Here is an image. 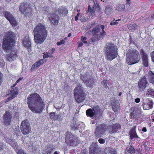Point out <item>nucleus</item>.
Returning <instances> with one entry per match:
<instances>
[{
  "label": "nucleus",
  "instance_id": "58836bf2",
  "mask_svg": "<svg viewBox=\"0 0 154 154\" xmlns=\"http://www.w3.org/2000/svg\"><path fill=\"white\" fill-rule=\"evenodd\" d=\"M73 123H72L71 124V126L73 129H76L78 127V125L75 124V122H73Z\"/></svg>",
  "mask_w": 154,
  "mask_h": 154
},
{
  "label": "nucleus",
  "instance_id": "6ab92c4d",
  "mask_svg": "<svg viewBox=\"0 0 154 154\" xmlns=\"http://www.w3.org/2000/svg\"><path fill=\"white\" fill-rule=\"evenodd\" d=\"M49 20L51 23L54 25L58 23V16L55 13H52L49 15Z\"/></svg>",
  "mask_w": 154,
  "mask_h": 154
},
{
  "label": "nucleus",
  "instance_id": "ddd939ff",
  "mask_svg": "<svg viewBox=\"0 0 154 154\" xmlns=\"http://www.w3.org/2000/svg\"><path fill=\"white\" fill-rule=\"evenodd\" d=\"M138 87L140 91H144L148 85V82L146 77L143 76L139 80L138 83Z\"/></svg>",
  "mask_w": 154,
  "mask_h": 154
},
{
  "label": "nucleus",
  "instance_id": "4468645a",
  "mask_svg": "<svg viewBox=\"0 0 154 154\" xmlns=\"http://www.w3.org/2000/svg\"><path fill=\"white\" fill-rule=\"evenodd\" d=\"M143 102V106L144 109H149L152 108L153 103L151 100L148 99H144Z\"/></svg>",
  "mask_w": 154,
  "mask_h": 154
},
{
  "label": "nucleus",
  "instance_id": "9b49d317",
  "mask_svg": "<svg viewBox=\"0 0 154 154\" xmlns=\"http://www.w3.org/2000/svg\"><path fill=\"white\" fill-rule=\"evenodd\" d=\"M20 128L21 131L24 135H25L30 133L31 128L27 120H25L22 122Z\"/></svg>",
  "mask_w": 154,
  "mask_h": 154
},
{
  "label": "nucleus",
  "instance_id": "a878e982",
  "mask_svg": "<svg viewBox=\"0 0 154 154\" xmlns=\"http://www.w3.org/2000/svg\"><path fill=\"white\" fill-rule=\"evenodd\" d=\"M99 150L97 148L91 146L89 151V154H98Z\"/></svg>",
  "mask_w": 154,
  "mask_h": 154
},
{
  "label": "nucleus",
  "instance_id": "f03ea898",
  "mask_svg": "<svg viewBox=\"0 0 154 154\" xmlns=\"http://www.w3.org/2000/svg\"><path fill=\"white\" fill-rule=\"evenodd\" d=\"M27 101L29 108L33 112L40 113L45 107V103L38 94H30L28 96Z\"/></svg>",
  "mask_w": 154,
  "mask_h": 154
},
{
  "label": "nucleus",
  "instance_id": "338daca9",
  "mask_svg": "<svg viewBox=\"0 0 154 154\" xmlns=\"http://www.w3.org/2000/svg\"><path fill=\"white\" fill-rule=\"evenodd\" d=\"M152 18L154 19V14L152 16Z\"/></svg>",
  "mask_w": 154,
  "mask_h": 154
},
{
  "label": "nucleus",
  "instance_id": "4c0bfd02",
  "mask_svg": "<svg viewBox=\"0 0 154 154\" xmlns=\"http://www.w3.org/2000/svg\"><path fill=\"white\" fill-rule=\"evenodd\" d=\"M95 9L93 8H91L90 7H88V11L89 12H90L91 14L93 15L94 13V12L95 11Z\"/></svg>",
  "mask_w": 154,
  "mask_h": 154
},
{
  "label": "nucleus",
  "instance_id": "7c9ffc66",
  "mask_svg": "<svg viewBox=\"0 0 154 154\" xmlns=\"http://www.w3.org/2000/svg\"><path fill=\"white\" fill-rule=\"evenodd\" d=\"M137 27V25L135 23L131 24L128 26V28L130 30H133L135 29Z\"/></svg>",
  "mask_w": 154,
  "mask_h": 154
},
{
  "label": "nucleus",
  "instance_id": "680f3d73",
  "mask_svg": "<svg viewBox=\"0 0 154 154\" xmlns=\"http://www.w3.org/2000/svg\"><path fill=\"white\" fill-rule=\"evenodd\" d=\"M83 45V42H81L79 44V46L81 47V46H82Z\"/></svg>",
  "mask_w": 154,
  "mask_h": 154
},
{
  "label": "nucleus",
  "instance_id": "8fccbe9b",
  "mask_svg": "<svg viewBox=\"0 0 154 154\" xmlns=\"http://www.w3.org/2000/svg\"><path fill=\"white\" fill-rule=\"evenodd\" d=\"M60 119H61V116L59 114H57L56 118V119L55 120H59Z\"/></svg>",
  "mask_w": 154,
  "mask_h": 154
},
{
  "label": "nucleus",
  "instance_id": "7ed1b4c3",
  "mask_svg": "<svg viewBox=\"0 0 154 154\" xmlns=\"http://www.w3.org/2000/svg\"><path fill=\"white\" fill-rule=\"evenodd\" d=\"M47 31L45 25L39 23L34 28L33 30L35 42L37 44H42L46 38Z\"/></svg>",
  "mask_w": 154,
  "mask_h": 154
},
{
  "label": "nucleus",
  "instance_id": "b1692460",
  "mask_svg": "<svg viewBox=\"0 0 154 154\" xmlns=\"http://www.w3.org/2000/svg\"><path fill=\"white\" fill-rule=\"evenodd\" d=\"M41 61H42V60H40L33 64L31 67V70L32 71L37 69L42 64V63L41 62Z\"/></svg>",
  "mask_w": 154,
  "mask_h": 154
},
{
  "label": "nucleus",
  "instance_id": "bf43d9fd",
  "mask_svg": "<svg viewBox=\"0 0 154 154\" xmlns=\"http://www.w3.org/2000/svg\"><path fill=\"white\" fill-rule=\"evenodd\" d=\"M146 129L145 127H143L142 129V131L144 132H146Z\"/></svg>",
  "mask_w": 154,
  "mask_h": 154
},
{
  "label": "nucleus",
  "instance_id": "2eb2a0df",
  "mask_svg": "<svg viewBox=\"0 0 154 154\" xmlns=\"http://www.w3.org/2000/svg\"><path fill=\"white\" fill-rule=\"evenodd\" d=\"M106 126L104 124L100 125L96 128L95 132V135L96 137H99L101 135L105 130Z\"/></svg>",
  "mask_w": 154,
  "mask_h": 154
},
{
  "label": "nucleus",
  "instance_id": "aec40b11",
  "mask_svg": "<svg viewBox=\"0 0 154 154\" xmlns=\"http://www.w3.org/2000/svg\"><path fill=\"white\" fill-rule=\"evenodd\" d=\"M140 54L142 56L143 63V65L145 67L147 66L148 65L147 55L142 50H140Z\"/></svg>",
  "mask_w": 154,
  "mask_h": 154
},
{
  "label": "nucleus",
  "instance_id": "6e6d98bb",
  "mask_svg": "<svg viewBox=\"0 0 154 154\" xmlns=\"http://www.w3.org/2000/svg\"><path fill=\"white\" fill-rule=\"evenodd\" d=\"M93 2L94 5H97V4H99L98 1L97 0H94Z\"/></svg>",
  "mask_w": 154,
  "mask_h": 154
},
{
  "label": "nucleus",
  "instance_id": "473e14b6",
  "mask_svg": "<svg viewBox=\"0 0 154 154\" xmlns=\"http://www.w3.org/2000/svg\"><path fill=\"white\" fill-rule=\"evenodd\" d=\"M147 94L154 97V90L151 89H149L147 91Z\"/></svg>",
  "mask_w": 154,
  "mask_h": 154
},
{
  "label": "nucleus",
  "instance_id": "e433bc0d",
  "mask_svg": "<svg viewBox=\"0 0 154 154\" xmlns=\"http://www.w3.org/2000/svg\"><path fill=\"white\" fill-rule=\"evenodd\" d=\"M115 19H114L112 21H111L110 23V24L111 25H116L118 24V21H119L121 20V19H118L116 20L115 21H114Z\"/></svg>",
  "mask_w": 154,
  "mask_h": 154
},
{
  "label": "nucleus",
  "instance_id": "13d9d810",
  "mask_svg": "<svg viewBox=\"0 0 154 154\" xmlns=\"http://www.w3.org/2000/svg\"><path fill=\"white\" fill-rule=\"evenodd\" d=\"M13 98L11 96L10 97H8L7 99V101L8 102V101H9L11 100L12 99H13Z\"/></svg>",
  "mask_w": 154,
  "mask_h": 154
},
{
  "label": "nucleus",
  "instance_id": "37998d69",
  "mask_svg": "<svg viewBox=\"0 0 154 154\" xmlns=\"http://www.w3.org/2000/svg\"><path fill=\"white\" fill-rule=\"evenodd\" d=\"M43 54H44L43 57L44 58H46L48 57H51V56L49 55L48 53L47 52H45Z\"/></svg>",
  "mask_w": 154,
  "mask_h": 154
},
{
  "label": "nucleus",
  "instance_id": "4be33fe9",
  "mask_svg": "<svg viewBox=\"0 0 154 154\" xmlns=\"http://www.w3.org/2000/svg\"><path fill=\"white\" fill-rule=\"evenodd\" d=\"M23 45L24 47L29 48L31 45V42L28 36H26L24 38L23 41Z\"/></svg>",
  "mask_w": 154,
  "mask_h": 154
},
{
  "label": "nucleus",
  "instance_id": "20e7f679",
  "mask_svg": "<svg viewBox=\"0 0 154 154\" xmlns=\"http://www.w3.org/2000/svg\"><path fill=\"white\" fill-rule=\"evenodd\" d=\"M104 26L103 25L100 26H97L93 29L91 31L93 36L88 41V43L94 45L98 40L103 39V37L106 34V32L104 30Z\"/></svg>",
  "mask_w": 154,
  "mask_h": 154
},
{
  "label": "nucleus",
  "instance_id": "412c9836",
  "mask_svg": "<svg viewBox=\"0 0 154 154\" xmlns=\"http://www.w3.org/2000/svg\"><path fill=\"white\" fill-rule=\"evenodd\" d=\"M68 12L67 9L65 7H61L58 9V14L63 17L66 16L68 13Z\"/></svg>",
  "mask_w": 154,
  "mask_h": 154
},
{
  "label": "nucleus",
  "instance_id": "0e129e2a",
  "mask_svg": "<svg viewBox=\"0 0 154 154\" xmlns=\"http://www.w3.org/2000/svg\"><path fill=\"white\" fill-rule=\"evenodd\" d=\"M130 0H126V2H127V3H128V4H129L130 3L129 1Z\"/></svg>",
  "mask_w": 154,
  "mask_h": 154
},
{
  "label": "nucleus",
  "instance_id": "bb28decb",
  "mask_svg": "<svg viewBox=\"0 0 154 154\" xmlns=\"http://www.w3.org/2000/svg\"><path fill=\"white\" fill-rule=\"evenodd\" d=\"M18 88H15L13 90L10 91V93L9 94H11V96L14 98L18 94Z\"/></svg>",
  "mask_w": 154,
  "mask_h": 154
},
{
  "label": "nucleus",
  "instance_id": "4d7b16f0",
  "mask_svg": "<svg viewBox=\"0 0 154 154\" xmlns=\"http://www.w3.org/2000/svg\"><path fill=\"white\" fill-rule=\"evenodd\" d=\"M23 78H20L18 80H17L16 81V83H18L20 80H22L23 79Z\"/></svg>",
  "mask_w": 154,
  "mask_h": 154
},
{
  "label": "nucleus",
  "instance_id": "c9c22d12",
  "mask_svg": "<svg viewBox=\"0 0 154 154\" xmlns=\"http://www.w3.org/2000/svg\"><path fill=\"white\" fill-rule=\"evenodd\" d=\"M5 63L3 59L0 57V67H3L4 66Z\"/></svg>",
  "mask_w": 154,
  "mask_h": 154
},
{
  "label": "nucleus",
  "instance_id": "c756f323",
  "mask_svg": "<svg viewBox=\"0 0 154 154\" xmlns=\"http://www.w3.org/2000/svg\"><path fill=\"white\" fill-rule=\"evenodd\" d=\"M113 12V9L110 7H107L105 9V14H111Z\"/></svg>",
  "mask_w": 154,
  "mask_h": 154
},
{
  "label": "nucleus",
  "instance_id": "3c124183",
  "mask_svg": "<svg viewBox=\"0 0 154 154\" xmlns=\"http://www.w3.org/2000/svg\"><path fill=\"white\" fill-rule=\"evenodd\" d=\"M4 147V146L3 145V143H0V151Z\"/></svg>",
  "mask_w": 154,
  "mask_h": 154
},
{
  "label": "nucleus",
  "instance_id": "864d4df0",
  "mask_svg": "<svg viewBox=\"0 0 154 154\" xmlns=\"http://www.w3.org/2000/svg\"><path fill=\"white\" fill-rule=\"evenodd\" d=\"M140 99L139 98H137L135 99V101L136 103H138L140 102Z\"/></svg>",
  "mask_w": 154,
  "mask_h": 154
},
{
  "label": "nucleus",
  "instance_id": "2f4dec72",
  "mask_svg": "<svg viewBox=\"0 0 154 154\" xmlns=\"http://www.w3.org/2000/svg\"><path fill=\"white\" fill-rule=\"evenodd\" d=\"M130 139H132L134 138H139L138 137L135 131L131 133H130Z\"/></svg>",
  "mask_w": 154,
  "mask_h": 154
},
{
  "label": "nucleus",
  "instance_id": "79ce46f5",
  "mask_svg": "<svg viewBox=\"0 0 154 154\" xmlns=\"http://www.w3.org/2000/svg\"><path fill=\"white\" fill-rule=\"evenodd\" d=\"M81 39L84 43L86 44L87 43V42L86 41L87 39L86 37H84L83 36H82L81 37Z\"/></svg>",
  "mask_w": 154,
  "mask_h": 154
},
{
  "label": "nucleus",
  "instance_id": "e2e57ef3",
  "mask_svg": "<svg viewBox=\"0 0 154 154\" xmlns=\"http://www.w3.org/2000/svg\"><path fill=\"white\" fill-rule=\"evenodd\" d=\"M75 21H77L78 20V17L75 16Z\"/></svg>",
  "mask_w": 154,
  "mask_h": 154
},
{
  "label": "nucleus",
  "instance_id": "9d476101",
  "mask_svg": "<svg viewBox=\"0 0 154 154\" xmlns=\"http://www.w3.org/2000/svg\"><path fill=\"white\" fill-rule=\"evenodd\" d=\"M81 79L82 81L88 86H91L94 83L93 77L88 73H86L82 75Z\"/></svg>",
  "mask_w": 154,
  "mask_h": 154
},
{
  "label": "nucleus",
  "instance_id": "f704fd0d",
  "mask_svg": "<svg viewBox=\"0 0 154 154\" xmlns=\"http://www.w3.org/2000/svg\"><path fill=\"white\" fill-rule=\"evenodd\" d=\"M55 51V49L54 48H52L48 51V53L49 55L51 56V57H53L52 54Z\"/></svg>",
  "mask_w": 154,
  "mask_h": 154
},
{
  "label": "nucleus",
  "instance_id": "1a4fd4ad",
  "mask_svg": "<svg viewBox=\"0 0 154 154\" xmlns=\"http://www.w3.org/2000/svg\"><path fill=\"white\" fill-rule=\"evenodd\" d=\"M65 141L67 143L72 146H75L78 143V139L76 136H74L69 132L66 133Z\"/></svg>",
  "mask_w": 154,
  "mask_h": 154
},
{
  "label": "nucleus",
  "instance_id": "6e6552de",
  "mask_svg": "<svg viewBox=\"0 0 154 154\" xmlns=\"http://www.w3.org/2000/svg\"><path fill=\"white\" fill-rule=\"evenodd\" d=\"M93 110L89 109L86 111V114L87 116L92 117L95 115L96 117V120L97 121L99 118L102 119L103 118L102 110L100 109V107L98 106H93Z\"/></svg>",
  "mask_w": 154,
  "mask_h": 154
},
{
  "label": "nucleus",
  "instance_id": "09e8293b",
  "mask_svg": "<svg viewBox=\"0 0 154 154\" xmlns=\"http://www.w3.org/2000/svg\"><path fill=\"white\" fill-rule=\"evenodd\" d=\"M119 7L121 8L122 9L120 8L119 9V10L120 11H123L124 10V9L125 8V7L124 5H120Z\"/></svg>",
  "mask_w": 154,
  "mask_h": 154
},
{
  "label": "nucleus",
  "instance_id": "5701e85b",
  "mask_svg": "<svg viewBox=\"0 0 154 154\" xmlns=\"http://www.w3.org/2000/svg\"><path fill=\"white\" fill-rule=\"evenodd\" d=\"M135 150L131 146H128L126 148L125 152L126 154H131L135 153Z\"/></svg>",
  "mask_w": 154,
  "mask_h": 154
},
{
  "label": "nucleus",
  "instance_id": "a18cd8bd",
  "mask_svg": "<svg viewBox=\"0 0 154 154\" xmlns=\"http://www.w3.org/2000/svg\"><path fill=\"white\" fill-rule=\"evenodd\" d=\"M98 142L100 143L103 144L105 143V140L102 138H100L98 140Z\"/></svg>",
  "mask_w": 154,
  "mask_h": 154
},
{
  "label": "nucleus",
  "instance_id": "5fc2aeb1",
  "mask_svg": "<svg viewBox=\"0 0 154 154\" xmlns=\"http://www.w3.org/2000/svg\"><path fill=\"white\" fill-rule=\"evenodd\" d=\"M48 153V154H52V149H51L49 150H48V151H47Z\"/></svg>",
  "mask_w": 154,
  "mask_h": 154
},
{
  "label": "nucleus",
  "instance_id": "72a5a7b5",
  "mask_svg": "<svg viewBox=\"0 0 154 154\" xmlns=\"http://www.w3.org/2000/svg\"><path fill=\"white\" fill-rule=\"evenodd\" d=\"M56 116L57 114L55 112H52L50 114V117L51 119L55 120Z\"/></svg>",
  "mask_w": 154,
  "mask_h": 154
},
{
  "label": "nucleus",
  "instance_id": "39448f33",
  "mask_svg": "<svg viewBox=\"0 0 154 154\" xmlns=\"http://www.w3.org/2000/svg\"><path fill=\"white\" fill-rule=\"evenodd\" d=\"M104 51L106 59L111 61L118 55L117 49L115 45L112 43H107L104 48Z\"/></svg>",
  "mask_w": 154,
  "mask_h": 154
},
{
  "label": "nucleus",
  "instance_id": "393cba45",
  "mask_svg": "<svg viewBox=\"0 0 154 154\" xmlns=\"http://www.w3.org/2000/svg\"><path fill=\"white\" fill-rule=\"evenodd\" d=\"M148 77L149 82L152 84H154V74L151 71L149 72Z\"/></svg>",
  "mask_w": 154,
  "mask_h": 154
},
{
  "label": "nucleus",
  "instance_id": "49530a36",
  "mask_svg": "<svg viewBox=\"0 0 154 154\" xmlns=\"http://www.w3.org/2000/svg\"><path fill=\"white\" fill-rule=\"evenodd\" d=\"M151 56L152 61L154 62V51L151 53Z\"/></svg>",
  "mask_w": 154,
  "mask_h": 154
},
{
  "label": "nucleus",
  "instance_id": "a19ab883",
  "mask_svg": "<svg viewBox=\"0 0 154 154\" xmlns=\"http://www.w3.org/2000/svg\"><path fill=\"white\" fill-rule=\"evenodd\" d=\"M93 8L94 9H97L98 11H99L100 9V6H99V4H98L97 5H94Z\"/></svg>",
  "mask_w": 154,
  "mask_h": 154
},
{
  "label": "nucleus",
  "instance_id": "603ef678",
  "mask_svg": "<svg viewBox=\"0 0 154 154\" xmlns=\"http://www.w3.org/2000/svg\"><path fill=\"white\" fill-rule=\"evenodd\" d=\"M110 153L111 154H117V152H116L114 150H111L110 152Z\"/></svg>",
  "mask_w": 154,
  "mask_h": 154
},
{
  "label": "nucleus",
  "instance_id": "c03bdc74",
  "mask_svg": "<svg viewBox=\"0 0 154 154\" xmlns=\"http://www.w3.org/2000/svg\"><path fill=\"white\" fill-rule=\"evenodd\" d=\"M101 84L103 86V87L105 88H106L107 87V85L106 81L103 80L101 82Z\"/></svg>",
  "mask_w": 154,
  "mask_h": 154
},
{
  "label": "nucleus",
  "instance_id": "0eeeda50",
  "mask_svg": "<svg viewBox=\"0 0 154 154\" xmlns=\"http://www.w3.org/2000/svg\"><path fill=\"white\" fill-rule=\"evenodd\" d=\"M76 100L79 103L82 102L85 98L84 90L81 85L79 84L75 88L74 91Z\"/></svg>",
  "mask_w": 154,
  "mask_h": 154
},
{
  "label": "nucleus",
  "instance_id": "f3484780",
  "mask_svg": "<svg viewBox=\"0 0 154 154\" xmlns=\"http://www.w3.org/2000/svg\"><path fill=\"white\" fill-rule=\"evenodd\" d=\"M12 118V116L10 112L6 111L3 116L4 124L6 125H8L10 123Z\"/></svg>",
  "mask_w": 154,
  "mask_h": 154
},
{
  "label": "nucleus",
  "instance_id": "f257e3e1",
  "mask_svg": "<svg viewBox=\"0 0 154 154\" xmlns=\"http://www.w3.org/2000/svg\"><path fill=\"white\" fill-rule=\"evenodd\" d=\"M14 34L12 32H8L3 39L2 48L4 51L7 52L11 51L10 54L7 55V60L9 61H11L15 60L17 57V51L12 50V45L14 42L13 39Z\"/></svg>",
  "mask_w": 154,
  "mask_h": 154
},
{
  "label": "nucleus",
  "instance_id": "c85d7f7f",
  "mask_svg": "<svg viewBox=\"0 0 154 154\" xmlns=\"http://www.w3.org/2000/svg\"><path fill=\"white\" fill-rule=\"evenodd\" d=\"M9 21L13 27H15L17 25V22L14 17Z\"/></svg>",
  "mask_w": 154,
  "mask_h": 154
},
{
  "label": "nucleus",
  "instance_id": "774afa93",
  "mask_svg": "<svg viewBox=\"0 0 154 154\" xmlns=\"http://www.w3.org/2000/svg\"><path fill=\"white\" fill-rule=\"evenodd\" d=\"M43 154H48V153L47 152V151H46V152H44L43 153Z\"/></svg>",
  "mask_w": 154,
  "mask_h": 154
},
{
  "label": "nucleus",
  "instance_id": "de8ad7c7",
  "mask_svg": "<svg viewBox=\"0 0 154 154\" xmlns=\"http://www.w3.org/2000/svg\"><path fill=\"white\" fill-rule=\"evenodd\" d=\"M18 154H26L21 149H20L18 150Z\"/></svg>",
  "mask_w": 154,
  "mask_h": 154
},
{
  "label": "nucleus",
  "instance_id": "69168bd1",
  "mask_svg": "<svg viewBox=\"0 0 154 154\" xmlns=\"http://www.w3.org/2000/svg\"><path fill=\"white\" fill-rule=\"evenodd\" d=\"M71 35V33H69V34L68 35V37H70Z\"/></svg>",
  "mask_w": 154,
  "mask_h": 154
},
{
  "label": "nucleus",
  "instance_id": "f8f14e48",
  "mask_svg": "<svg viewBox=\"0 0 154 154\" xmlns=\"http://www.w3.org/2000/svg\"><path fill=\"white\" fill-rule=\"evenodd\" d=\"M19 9L22 13L26 16L29 15L32 13L31 9L24 3L21 4Z\"/></svg>",
  "mask_w": 154,
  "mask_h": 154
},
{
  "label": "nucleus",
  "instance_id": "cd10ccee",
  "mask_svg": "<svg viewBox=\"0 0 154 154\" xmlns=\"http://www.w3.org/2000/svg\"><path fill=\"white\" fill-rule=\"evenodd\" d=\"M3 14L5 17L9 20L10 19L13 18V15L11 14V13L8 11H5L4 13Z\"/></svg>",
  "mask_w": 154,
  "mask_h": 154
},
{
  "label": "nucleus",
  "instance_id": "423d86ee",
  "mask_svg": "<svg viewBox=\"0 0 154 154\" xmlns=\"http://www.w3.org/2000/svg\"><path fill=\"white\" fill-rule=\"evenodd\" d=\"M126 63L129 64L137 63L140 59L139 52L135 50H128L126 54Z\"/></svg>",
  "mask_w": 154,
  "mask_h": 154
},
{
  "label": "nucleus",
  "instance_id": "a211bd4d",
  "mask_svg": "<svg viewBox=\"0 0 154 154\" xmlns=\"http://www.w3.org/2000/svg\"><path fill=\"white\" fill-rule=\"evenodd\" d=\"M120 125L116 124L115 125H110L107 127V129H108L109 132L111 133H115L120 128Z\"/></svg>",
  "mask_w": 154,
  "mask_h": 154
},
{
  "label": "nucleus",
  "instance_id": "052dcab7",
  "mask_svg": "<svg viewBox=\"0 0 154 154\" xmlns=\"http://www.w3.org/2000/svg\"><path fill=\"white\" fill-rule=\"evenodd\" d=\"M130 43L131 44L134 43V42L133 41L131 38H130Z\"/></svg>",
  "mask_w": 154,
  "mask_h": 154
},
{
  "label": "nucleus",
  "instance_id": "ea45409f",
  "mask_svg": "<svg viewBox=\"0 0 154 154\" xmlns=\"http://www.w3.org/2000/svg\"><path fill=\"white\" fill-rule=\"evenodd\" d=\"M65 41L63 40H61L60 42H57V44L58 45H64L65 43Z\"/></svg>",
  "mask_w": 154,
  "mask_h": 154
},
{
  "label": "nucleus",
  "instance_id": "dca6fc26",
  "mask_svg": "<svg viewBox=\"0 0 154 154\" xmlns=\"http://www.w3.org/2000/svg\"><path fill=\"white\" fill-rule=\"evenodd\" d=\"M111 103L113 110L115 113H117L120 110V104L118 101L114 99L112 100Z\"/></svg>",
  "mask_w": 154,
  "mask_h": 154
}]
</instances>
